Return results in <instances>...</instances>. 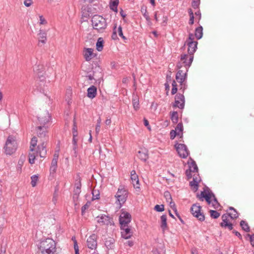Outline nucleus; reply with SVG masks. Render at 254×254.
<instances>
[{
  "label": "nucleus",
  "instance_id": "nucleus-8",
  "mask_svg": "<svg viewBox=\"0 0 254 254\" xmlns=\"http://www.w3.org/2000/svg\"><path fill=\"white\" fill-rule=\"evenodd\" d=\"M127 197V191L123 186L120 187L115 195L117 199L116 203H118L121 207L122 205L126 202Z\"/></svg>",
  "mask_w": 254,
  "mask_h": 254
},
{
  "label": "nucleus",
  "instance_id": "nucleus-52",
  "mask_svg": "<svg viewBox=\"0 0 254 254\" xmlns=\"http://www.w3.org/2000/svg\"><path fill=\"white\" fill-rule=\"evenodd\" d=\"M32 0H24V4L26 7H29L32 5Z\"/></svg>",
  "mask_w": 254,
  "mask_h": 254
},
{
  "label": "nucleus",
  "instance_id": "nucleus-63",
  "mask_svg": "<svg viewBox=\"0 0 254 254\" xmlns=\"http://www.w3.org/2000/svg\"><path fill=\"white\" fill-rule=\"evenodd\" d=\"M126 244H127L129 247H132L133 245V243L132 241H128L126 243Z\"/></svg>",
  "mask_w": 254,
  "mask_h": 254
},
{
  "label": "nucleus",
  "instance_id": "nucleus-38",
  "mask_svg": "<svg viewBox=\"0 0 254 254\" xmlns=\"http://www.w3.org/2000/svg\"><path fill=\"white\" fill-rule=\"evenodd\" d=\"M230 210L233 211L230 212L228 215L230 216V218L232 219H235L238 217V214L236 211L233 208H230Z\"/></svg>",
  "mask_w": 254,
  "mask_h": 254
},
{
  "label": "nucleus",
  "instance_id": "nucleus-50",
  "mask_svg": "<svg viewBox=\"0 0 254 254\" xmlns=\"http://www.w3.org/2000/svg\"><path fill=\"white\" fill-rule=\"evenodd\" d=\"M168 202L169 203L170 207L172 208V209L174 211L176 212L177 211V208H176V205H175V203H174V202H173L172 201V200H171V201H168Z\"/></svg>",
  "mask_w": 254,
  "mask_h": 254
},
{
  "label": "nucleus",
  "instance_id": "nucleus-54",
  "mask_svg": "<svg viewBox=\"0 0 254 254\" xmlns=\"http://www.w3.org/2000/svg\"><path fill=\"white\" fill-rule=\"evenodd\" d=\"M81 183H80V182H79L78 183H76L75 184L76 191L77 192H79L80 190V188H81Z\"/></svg>",
  "mask_w": 254,
  "mask_h": 254
},
{
  "label": "nucleus",
  "instance_id": "nucleus-56",
  "mask_svg": "<svg viewBox=\"0 0 254 254\" xmlns=\"http://www.w3.org/2000/svg\"><path fill=\"white\" fill-rule=\"evenodd\" d=\"M101 125L97 124L96 126L95 130L96 133L98 134L100 131Z\"/></svg>",
  "mask_w": 254,
  "mask_h": 254
},
{
  "label": "nucleus",
  "instance_id": "nucleus-32",
  "mask_svg": "<svg viewBox=\"0 0 254 254\" xmlns=\"http://www.w3.org/2000/svg\"><path fill=\"white\" fill-rule=\"evenodd\" d=\"M132 105L134 109L136 111L139 108V99L137 96L133 97L132 99Z\"/></svg>",
  "mask_w": 254,
  "mask_h": 254
},
{
  "label": "nucleus",
  "instance_id": "nucleus-43",
  "mask_svg": "<svg viewBox=\"0 0 254 254\" xmlns=\"http://www.w3.org/2000/svg\"><path fill=\"white\" fill-rule=\"evenodd\" d=\"M172 91H171V93L172 95H174L175 94H176L177 93V92L178 91L177 84L176 82L174 80L172 82Z\"/></svg>",
  "mask_w": 254,
  "mask_h": 254
},
{
  "label": "nucleus",
  "instance_id": "nucleus-40",
  "mask_svg": "<svg viewBox=\"0 0 254 254\" xmlns=\"http://www.w3.org/2000/svg\"><path fill=\"white\" fill-rule=\"evenodd\" d=\"M209 212L211 217L214 219H217L220 216V214L215 210H211Z\"/></svg>",
  "mask_w": 254,
  "mask_h": 254
},
{
  "label": "nucleus",
  "instance_id": "nucleus-14",
  "mask_svg": "<svg viewBox=\"0 0 254 254\" xmlns=\"http://www.w3.org/2000/svg\"><path fill=\"white\" fill-rule=\"evenodd\" d=\"M97 236L95 234L90 236L86 241L87 247L92 250H96L97 247Z\"/></svg>",
  "mask_w": 254,
  "mask_h": 254
},
{
  "label": "nucleus",
  "instance_id": "nucleus-47",
  "mask_svg": "<svg viewBox=\"0 0 254 254\" xmlns=\"http://www.w3.org/2000/svg\"><path fill=\"white\" fill-rule=\"evenodd\" d=\"M78 137L77 136H73L72 143L73 144V149L76 150L77 145Z\"/></svg>",
  "mask_w": 254,
  "mask_h": 254
},
{
  "label": "nucleus",
  "instance_id": "nucleus-28",
  "mask_svg": "<svg viewBox=\"0 0 254 254\" xmlns=\"http://www.w3.org/2000/svg\"><path fill=\"white\" fill-rule=\"evenodd\" d=\"M104 40L102 37H100L98 39L97 42L96 44V49L98 51L101 52L103 49L104 47Z\"/></svg>",
  "mask_w": 254,
  "mask_h": 254
},
{
  "label": "nucleus",
  "instance_id": "nucleus-31",
  "mask_svg": "<svg viewBox=\"0 0 254 254\" xmlns=\"http://www.w3.org/2000/svg\"><path fill=\"white\" fill-rule=\"evenodd\" d=\"M183 124L182 123H179L177 125L175 130L176 131L177 133H178V135L180 136L181 137H182L183 134Z\"/></svg>",
  "mask_w": 254,
  "mask_h": 254
},
{
  "label": "nucleus",
  "instance_id": "nucleus-27",
  "mask_svg": "<svg viewBox=\"0 0 254 254\" xmlns=\"http://www.w3.org/2000/svg\"><path fill=\"white\" fill-rule=\"evenodd\" d=\"M119 3V0H110L109 6L110 8L114 11L117 12L118 11L117 7Z\"/></svg>",
  "mask_w": 254,
  "mask_h": 254
},
{
  "label": "nucleus",
  "instance_id": "nucleus-45",
  "mask_svg": "<svg viewBox=\"0 0 254 254\" xmlns=\"http://www.w3.org/2000/svg\"><path fill=\"white\" fill-rule=\"evenodd\" d=\"M154 209L158 212H162L164 210V205H156L154 207Z\"/></svg>",
  "mask_w": 254,
  "mask_h": 254
},
{
  "label": "nucleus",
  "instance_id": "nucleus-1",
  "mask_svg": "<svg viewBox=\"0 0 254 254\" xmlns=\"http://www.w3.org/2000/svg\"><path fill=\"white\" fill-rule=\"evenodd\" d=\"M188 179L192 178V181L190 184L192 190L196 191L198 189V185L200 182V178L198 174V168L196 163L192 162L189 164V169L186 172Z\"/></svg>",
  "mask_w": 254,
  "mask_h": 254
},
{
  "label": "nucleus",
  "instance_id": "nucleus-53",
  "mask_svg": "<svg viewBox=\"0 0 254 254\" xmlns=\"http://www.w3.org/2000/svg\"><path fill=\"white\" fill-rule=\"evenodd\" d=\"M57 166H51L50 171V173L54 174L56 173L57 170Z\"/></svg>",
  "mask_w": 254,
  "mask_h": 254
},
{
  "label": "nucleus",
  "instance_id": "nucleus-33",
  "mask_svg": "<svg viewBox=\"0 0 254 254\" xmlns=\"http://www.w3.org/2000/svg\"><path fill=\"white\" fill-rule=\"evenodd\" d=\"M42 70L40 72L37 71V70H35L36 74H37L38 77L41 81H44L45 79V77L44 76L45 71L43 69V68L41 67Z\"/></svg>",
  "mask_w": 254,
  "mask_h": 254
},
{
  "label": "nucleus",
  "instance_id": "nucleus-19",
  "mask_svg": "<svg viewBox=\"0 0 254 254\" xmlns=\"http://www.w3.org/2000/svg\"><path fill=\"white\" fill-rule=\"evenodd\" d=\"M185 104L184 96L181 94H177L175 97V102L174 106L177 107L180 109L184 108Z\"/></svg>",
  "mask_w": 254,
  "mask_h": 254
},
{
  "label": "nucleus",
  "instance_id": "nucleus-62",
  "mask_svg": "<svg viewBox=\"0 0 254 254\" xmlns=\"http://www.w3.org/2000/svg\"><path fill=\"white\" fill-rule=\"evenodd\" d=\"M233 233L238 236L240 239H242V236L240 233L237 231H233Z\"/></svg>",
  "mask_w": 254,
  "mask_h": 254
},
{
  "label": "nucleus",
  "instance_id": "nucleus-20",
  "mask_svg": "<svg viewBox=\"0 0 254 254\" xmlns=\"http://www.w3.org/2000/svg\"><path fill=\"white\" fill-rule=\"evenodd\" d=\"M50 120V116L47 112L41 114L38 117V121L41 125H43V126H45V125L47 124Z\"/></svg>",
  "mask_w": 254,
  "mask_h": 254
},
{
  "label": "nucleus",
  "instance_id": "nucleus-34",
  "mask_svg": "<svg viewBox=\"0 0 254 254\" xmlns=\"http://www.w3.org/2000/svg\"><path fill=\"white\" fill-rule=\"evenodd\" d=\"M38 17L40 25H46L47 24L48 22L43 15L39 14Z\"/></svg>",
  "mask_w": 254,
  "mask_h": 254
},
{
  "label": "nucleus",
  "instance_id": "nucleus-26",
  "mask_svg": "<svg viewBox=\"0 0 254 254\" xmlns=\"http://www.w3.org/2000/svg\"><path fill=\"white\" fill-rule=\"evenodd\" d=\"M161 227L163 232L168 228L167 224V216L166 215H163L161 217Z\"/></svg>",
  "mask_w": 254,
  "mask_h": 254
},
{
  "label": "nucleus",
  "instance_id": "nucleus-42",
  "mask_svg": "<svg viewBox=\"0 0 254 254\" xmlns=\"http://www.w3.org/2000/svg\"><path fill=\"white\" fill-rule=\"evenodd\" d=\"M58 158H59V153H56L54 155V157L52 160L51 166H57V162H58Z\"/></svg>",
  "mask_w": 254,
  "mask_h": 254
},
{
  "label": "nucleus",
  "instance_id": "nucleus-6",
  "mask_svg": "<svg viewBox=\"0 0 254 254\" xmlns=\"http://www.w3.org/2000/svg\"><path fill=\"white\" fill-rule=\"evenodd\" d=\"M17 148V144L15 138L9 136L4 146V152L6 155H11L16 151Z\"/></svg>",
  "mask_w": 254,
  "mask_h": 254
},
{
  "label": "nucleus",
  "instance_id": "nucleus-7",
  "mask_svg": "<svg viewBox=\"0 0 254 254\" xmlns=\"http://www.w3.org/2000/svg\"><path fill=\"white\" fill-rule=\"evenodd\" d=\"M193 59V56L190 55L183 54L181 55L180 61L178 63V67L180 69L182 67L188 69L191 65Z\"/></svg>",
  "mask_w": 254,
  "mask_h": 254
},
{
  "label": "nucleus",
  "instance_id": "nucleus-41",
  "mask_svg": "<svg viewBox=\"0 0 254 254\" xmlns=\"http://www.w3.org/2000/svg\"><path fill=\"white\" fill-rule=\"evenodd\" d=\"M31 184L32 186L33 187H35L36 186L37 182L38 180V176L37 175H33L31 177Z\"/></svg>",
  "mask_w": 254,
  "mask_h": 254
},
{
  "label": "nucleus",
  "instance_id": "nucleus-58",
  "mask_svg": "<svg viewBox=\"0 0 254 254\" xmlns=\"http://www.w3.org/2000/svg\"><path fill=\"white\" fill-rule=\"evenodd\" d=\"M193 22H194V16H193V15H192L190 16L189 23L190 24H192L193 23Z\"/></svg>",
  "mask_w": 254,
  "mask_h": 254
},
{
  "label": "nucleus",
  "instance_id": "nucleus-59",
  "mask_svg": "<svg viewBox=\"0 0 254 254\" xmlns=\"http://www.w3.org/2000/svg\"><path fill=\"white\" fill-rule=\"evenodd\" d=\"M89 207V204L86 203L85 205H84L82 207L81 210L82 212L83 213L86 209H87Z\"/></svg>",
  "mask_w": 254,
  "mask_h": 254
},
{
  "label": "nucleus",
  "instance_id": "nucleus-44",
  "mask_svg": "<svg viewBox=\"0 0 254 254\" xmlns=\"http://www.w3.org/2000/svg\"><path fill=\"white\" fill-rule=\"evenodd\" d=\"M93 199H98L99 198L100 193L99 190H97L93 189L92 190Z\"/></svg>",
  "mask_w": 254,
  "mask_h": 254
},
{
  "label": "nucleus",
  "instance_id": "nucleus-11",
  "mask_svg": "<svg viewBox=\"0 0 254 254\" xmlns=\"http://www.w3.org/2000/svg\"><path fill=\"white\" fill-rule=\"evenodd\" d=\"M175 148L179 155L181 158H186L188 156L189 152L187 146L185 144L177 143L175 145Z\"/></svg>",
  "mask_w": 254,
  "mask_h": 254
},
{
  "label": "nucleus",
  "instance_id": "nucleus-64",
  "mask_svg": "<svg viewBox=\"0 0 254 254\" xmlns=\"http://www.w3.org/2000/svg\"><path fill=\"white\" fill-rule=\"evenodd\" d=\"M113 39L116 40L117 38L116 32H114L112 36Z\"/></svg>",
  "mask_w": 254,
  "mask_h": 254
},
{
  "label": "nucleus",
  "instance_id": "nucleus-30",
  "mask_svg": "<svg viewBox=\"0 0 254 254\" xmlns=\"http://www.w3.org/2000/svg\"><path fill=\"white\" fill-rule=\"evenodd\" d=\"M202 27L201 26L198 27L195 29V36L197 39H200L203 35Z\"/></svg>",
  "mask_w": 254,
  "mask_h": 254
},
{
  "label": "nucleus",
  "instance_id": "nucleus-15",
  "mask_svg": "<svg viewBox=\"0 0 254 254\" xmlns=\"http://www.w3.org/2000/svg\"><path fill=\"white\" fill-rule=\"evenodd\" d=\"M231 218L230 216L227 214H223L222 216V221L220 223V226L225 228H228L229 230H231L233 229V225L231 222Z\"/></svg>",
  "mask_w": 254,
  "mask_h": 254
},
{
  "label": "nucleus",
  "instance_id": "nucleus-60",
  "mask_svg": "<svg viewBox=\"0 0 254 254\" xmlns=\"http://www.w3.org/2000/svg\"><path fill=\"white\" fill-rule=\"evenodd\" d=\"M144 125L148 127L149 129H150V127H149V122L146 119H144Z\"/></svg>",
  "mask_w": 254,
  "mask_h": 254
},
{
  "label": "nucleus",
  "instance_id": "nucleus-12",
  "mask_svg": "<svg viewBox=\"0 0 254 254\" xmlns=\"http://www.w3.org/2000/svg\"><path fill=\"white\" fill-rule=\"evenodd\" d=\"M121 227H125L131 221V215L126 211H122L119 218Z\"/></svg>",
  "mask_w": 254,
  "mask_h": 254
},
{
  "label": "nucleus",
  "instance_id": "nucleus-37",
  "mask_svg": "<svg viewBox=\"0 0 254 254\" xmlns=\"http://www.w3.org/2000/svg\"><path fill=\"white\" fill-rule=\"evenodd\" d=\"M240 225L242 227V229L245 231L246 232H249L250 230V227L247 223H246L244 221H241L240 223Z\"/></svg>",
  "mask_w": 254,
  "mask_h": 254
},
{
  "label": "nucleus",
  "instance_id": "nucleus-13",
  "mask_svg": "<svg viewBox=\"0 0 254 254\" xmlns=\"http://www.w3.org/2000/svg\"><path fill=\"white\" fill-rule=\"evenodd\" d=\"M82 55L87 62H89L96 57V54L94 53L92 48H84L82 51Z\"/></svg>",
  "mask_w": 254,
  "mask_h": 254
},
{
  "label": "nucleus",
  "instance_id": "nucleus-10",
  "mask_svg": "<svg viewBox=\"0 0 254 254\" xmlns=\"http://www.w3.org/2000/svg\"><path fill=\"white\" fill-rule=\"evenodd\" d=\"M188 45V52L189 54L193 56L196 50L197 42L194 41V35L192 34L189 35V39L186 41Z\"/></svg>",
  "mask_w": 254,
  "mask_h": 254
},
{
  "label": "nucleus",
  "instance_id": "nucleus-36",
  "mask_svg": "<svg viewBox=\"0 0 254 254\" xmlns=\"http://www.w3.org/2000/svg\"><path fill=\"white\" fill-rule=\"evenodd\" d=\"M171 119L174 123H177L178 122V114L177 112H173L171 115Z\"/></svg>",
  "mask_w": 254,
  "mask_h": 254
},
{
  "label": "nucleus",
  "instance_id": "nucleus-5",
  "mask_svg": "<svg viewBox=\"0 0 254 254\" xmlns=\"http://www.w3.org/2000/svg\"><path fill=\"white\" fill-rule=\"evenodd\" d=\"M92 24L94 29L102 32L107 27L106 19L99 15H95L92 18Z\"/></svg>",
  "mask_w": 254,
  "mask_h": 254
},
{
  "label": "nucleus",
  "instance_id": "nucleus-23",
  "mask_svg": "<svg viewBox=\"0 0 254 254\" xmlns=\"http://www.w3.org/2000/svg\"><path fill=\"white\" fill-rule=\"evenodd\" d=\"M97 95V88L94 86H91L87 89V96L89 98L93 99Z\"/></svg>",
  "mask_w": 254,
  "mask_h": 254
},
{
  "label": "nucleus",
  "instance_id": "nucleus-51",
  "mask_svg": "<svg viewBox=\"0 0 254 254\" xmlns=\"http://www.w3.org/2000/svg\"><path fill=\"white\" fill-rule=\"evenodd\" d=\"M178 135V133L175 130H172L170 132V138L174 139L176 136Z\"/></svg>",
  "mask_w": 254,
  "mask_h": 254
},
{
  "label": "nucleus",
  "instance_id": "nucleus-57",
  "mask_svg": "<svg viewBox=\"0 0 254 254\" xmlns=\"http://www.w3.org/2000/svg\"><path fill=\"white\" fill-rule=\"evenodd\" d=\"M249 236L250 237V240L251 244L254 246V234L253 235L250 236L249 235Z\"/></svg>",
  "mask_w": 254,
  "mask_h": 254
},
{
  "label": "nucleus",
  "instance_id": "nucleus-18",
  "mask_svg": "<svg viewBox=\"0 0 254 254\" xmlns=\"http://www.w3.org/2000/svg\"><path fill=\"white\" fill-rule=\"evenodd\" d=\"M188 71V69L184 68L183 69H179V71L176 74V79L177 81L180 83L181 85H182L183 83L185 81L186 79V76L187 74V72Z\"/></svg>",
  "mask_w": 254,
  "mask_h": 254
},
{
  "label": "nucleus",
  "instance_id": "nucleus-16",
  "mask_svg": "<svg viewBox=\"0 0 254 254\" xmlns=\"http://www.w3.org/2000/svg\"><path fill=\"white\" fill-rule=\"evenodd\" d=\"M37 132L39 137L44 139L42 142H45L46 145L48 138L47 127L45 126H39L37 127Z\"/></svg>",
  "mask_w": 254,
  "mask_h": 254
},
{
  "label": "nucleus",
  "instance_id": "nucleus-2",
  "mask_svg": "<svg viewBox=\"0 0 254 254\" xmlns=\"http://www.w3.org/2000/svg\"><path fill=\"white\" fill-rule=\"evenodd\" d=\"M38 248L41 254H55L56 244L52 239L47 238L41 241Z\"/></svg>",
  "mask_w": 254,
  "mask_h": 254
},
{
  "label": "nucleus",
  "instance_id": "nucleus-61",
  "mask_svg": "<svg viewBox=\"0 0 254 254\" xmlns=\"http://www.w3.org/2000/svg\"><path fill=\"white\" fill-rule=\"evenodd\" d=\"M111 122H112V121H111V119H107L105 121V124L107 126H110Z\"/></svg>",
  "mask_w": 254,
  "mask_h": 254
},
{
  "label": "nucleus",
  "instance_id": "nucleus-39",
  "mask_svg": "<svg viewBox=\"0 0 254 254\" xmlns=\"http://www.w3.org/2000/svg\"><path fill=\"white\" fill-rule=\"evenodd\" d=\"M37 139L36 137H33L30 142V149H33V150L35 149V147L37 145Z\"/></svg>",
  "mask_w": 254,
  "mask_h": 254
},
{
  "label": "nucleus",
  "instance_id": "nucleus-29",
  "mask_svg": "<svg viewBox=\"0 0 254 254\" xmlns=\"http://www.w3.org/2000/svg\"><path fill=\"white\" fill-rule=\"evenodd\" d=\"M141 12L146 20L149 22L150 18L147 11V7L145 6H142L141 8Z\"/></svg>",
  "mask_w": 254,
  "mask_h": 254
},
{
  "label": "nucleus",
  "instance_id": "nucleus-25",
  "mask_svg": "<svg viewBox=\"0 0 254 254\" xmlns=\"http://www.w3.org/2000/svg\"><path fill=\"white\" fill-rule=\"evenodd\" d=\"M47 34L43 30H40L38 33L39 36V42L41 43L42 44H45L47 41Z\"/></svg>",
  "mask_w": 254,
  "mask_h": 254
},
{
  "label": "nucleus",
  "instance_id": "nucleus-3",
  "mask_svg": "<svg viewBox=\"0 0 254 254\" xmlns=\"http://www.w3.org/2000/svg\"><path fill=\"white\" fill-rule=\"evenodd\" d=\"M38 151H36L35 149H30L29 152V162L30 164H33L35 163V160L38 154H39L41 157H45L47 150L46 149L45 142H42L38 146Z\"/></svg>",
  "mask_w": 254,
  "mask_h": 254
},
{
  "label": "nucleus",
  "instance_id": "nucleus-21",
  "mask_svg": "<svg viewBox=\"0 0 254 254\" xmlns=\"http://www.w3.org/2000/svg\"><path fill=\"white\" fill-rule=\"evenodd\" d=\"M130 179L134 188L136 189H139L140 185L139 183L138 177L134 170H132L130 172Z\"/></svg>",
  "mask_w": 254,
  "mask_h": 254
},
{
  "label": "nucleus",
  "instance_id": "nucleus-17",
  "mask_svg": "<svg viewBox=\"0 0 254 254\" xmlns=\"http://www.w3.org/2000/svg\"><path fill=\"white\" fill-rule=\"evenodd\" d=\"M97 221L101 225H112L113 223L112 219L109 216L104 214L97 217Z\"/></svg>",
  "mask_w": 254,
  "mask_h": 254
},
{
  "label": "nucleus",
  "instance_id": "nucleus-9",
  "mask_svg": "<svg viewBox=\"0 0 254 254\" xmlns=\"http://www.w3.org/2000/svg\"><path fill=\"white\" fill-rule=\"evenodd\" d=\"M191 213L193 216L197 218L200 221L205 219V216L202 212L201 207L198 204H193L190 209Z\"/></svg>",
  "mask_w": 254,
  "mask_h": 254
},
{
  "label": "nucleus",
  "instance_id": "nucleus-22",
  "mask_svg": "<svg viewBox=\"0 0 254 254\" xmlns=\"http://www.w3.org/2000/svg\"><path fill=\"white\" fill-rule=\"evenodd\" d=\"M121 227V234L122 236L125 239H129L132 236V232L130 228L128 227L127 226H126L125 227Z\"/></svg>",
  "mask_w": 254,
  "mask_h": 254
},
{
  "label": "nucleus",
  "instance_id": "nucleus-48",
  "mask_svg": "<svg viewBox=\"0 0 254 254\" xmlns=\"http://www.w3.org/2000/svg\"><path fill=\"white\" fill-rule=\"evenodd\" d=\"M74 249L75 251V254H79V248L77 245V241L74 239Z\"/></svg>",
  "mask_w": 254,
  "mask_h": 254
},
{
  "label": "nucleus",
  "instance_id": "nucleus-24",
  "mask_svg": "<svg viewBox=\"0 0 254 254\" xmlns=\"http://www.w3.org/2000/svg\"><path fill=\"white\" fill-rule=\"evenodd\" d=\"M137 157L142 161H146L148 158V153L146 150L141 149L138 151Z\"/></svg>",
  "mask_w": 254,
  "mask_h": 254
},
{
  "label": "nucleus",
  "instance_id": "nucleus-4",
  "mask_svg": "<svg viewBox=\"0 0 254 254\" xmlns=\"http://www.w3.org/2000/svg\"><path fill=\"white\" fill-rule=\"evenodd\" d=\"M198 197L202 201L203 200V198H204L208 204L215 209H218L220 206L214 195L209 191H201L200 194L198 195Z\"/></svg>",
  "mask_w": 254,
  "mask_h": 254
},
{
  "label": "nucleus",
  "instance_id": "nucleus-49",
  "mask_svg": "<svg viewBox=\"0 0 254 254\" xmlns=\"http://www.w3.org/2000/svg\"><path fill=\"white\" fill-rule=\"evenodd\" d=\"M118 32L120 36H121L123 39L126 40V38L125 36H124L123 31H122V28L121 26H119L118 29Z\"/></svg>",
  "mask_w": 254,
  "mask_h": 254
},
{
  "label": "nucleus",
  "instance_id": "nucleus-46",
  "mask_svg": "<svg viewBox=\"0 0 254 254\" xmlns=\"http://www.w3.org/2000/svg\"><path fill=\"white\" fill-rule=\"evenodd\" d=\"M164 197L166 198L167 202L170 201L172 200L171 194L169 191H165L164 194Z\"/></svg>",
  "mask_w": 254,
  "mask_h": 254
},
{
  "label": "nucleus",
  "instance_id": "nucleus-55",
  "mask_svg": "<svg viewBox=\"0 0 254 254\" xmlns=\"http://www.w3.org/2000/svg\"><path fill=\"white\" fill-rule=\"evenodd\" d=\"M72 134H73V136H78V132H77L76 127L75 126H74V127H73V128L72 129Z\"/></svg>",
  "mask_w": 254,
  "mask_h": 254
},
{
  "label": "nucleus",
  "instance_id": "nucleus-35",
  "mask_svg": "<svg viewBox=\"0 0 254 254\" xmlns=\"http://www.w3.org/2000/svg\"><path fill=\"white\" fill-rule=\"evenodd\" d=\"M100 75L97 76L95 73H93L92 75H88V78L89 80H95L97 81H99L100 78H102V75L101 72L99 73Z\"/></svg>",
  "mask_w": 254,
  "mask_h": 254
}]
</instances>
